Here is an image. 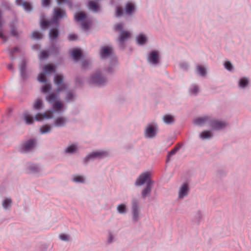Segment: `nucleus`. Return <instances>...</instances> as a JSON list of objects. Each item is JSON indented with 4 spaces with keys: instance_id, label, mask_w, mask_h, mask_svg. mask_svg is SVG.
I'll return each instance as SVG.
<instances>
[{
    "instance_id": "obj_4",
    "label": "nucleus",
    "mask_w": 251,
    "mask_h": 251,
    "mask_svg": "<svg viewBox=\"0 0 251 251\" xmlns=\"http://www.w3.org/2000/svg\"><path fill=\"white\" fill-rule=\"evenodd\" d=\"M41 170V167L36 164L28 163L26 165L25 172L28 174H37Z\"/></svg>"
},
{
    "instance_id": "obj_40",
    "label": "nucleus",
    "mask_w": 251,
    "mask_h": 251,
    "mask_svg": "<svg viewBox=\"0 0 251 251\" xmlns=\"http://www.w3.org/2000/svg\"><path fill=\"white\" fill-rule=\"evenodd\" d=\"M197 70L199 73L202 76H204L206 74V70L205 69L201 66H198L197 67Z\"/></svg>"
},
{
    "instance_id": "obj_57",
    "label": "nucleus",
    "mask_w": 251,
    "mask_h": 251,
    "mask_svg": "<svg viewBox=\"0 0 251 251\" xmlns=\"http://www.w3.org/2000/svg\"><path fill=\"white\" fill-rule=\"evenodd\" d=\"M11 33L12 35L17 36L18 35V32L16 29H15L13 27H12L11 28Z\"/></svg>"
},
{
    "instance_id": "obj_3",
    "label": "nucleus",
    "mask_w": 251,
    "mask_h": 251,
    "mask_svg": "<svg viewBox=\"0 0 251 251\" xmlns=\"http://www.w3.org/2000/svg\"><path fill=\"white\" fill-rule=\"evenodd\" d=\"M149 181H153L151 179L150 174L148 172L141 174L135 182L136 186H141L145 183H148Z\"/></svg>"
},
{
    "instance_id": "obj_48",
    "label": "nucleus",
    "mask_w": 251,
    "mask_h": 251,
    "mask_svg": "<svg viewBox=\"0 0 251 251\" xmlns=\"http://www.w3.org/2000/svg\"><path fill=\"white\" fill-rule=\"evenodd\" d=\"M224 66L228 71H231L232 69V65L229 61H226L224 64Z\"/></svg>"
},
{
    "instance_id": "obj_62",
    "label": "nucleus",
    "mask_w": 251,
    "mask_h": 251,
    "mask_svg": "<svg viewBox=\"0 0 251 251\" xmlns=\"http://www.w3.org/2000/svg\"><path fill=\"white\" fill-rule=\"evenodd\" d=\"M8 69L9 70H12L13 69V66L12 64H9L8 66Z\"/></svg>"
},
{
    "instance_id": "obj_24",
    "label": "nucleus",
    "mask_w": 251,
    "mask_h": 251,
    "mask_svg": "<svg viewBox=\"0 0 251 251\" xmlns=\"http://www.w3.org/2000/svg\"><path fill=\"white\" fill-rule=\"evenodd\" d=\"M43 105L42 100L40 99H37L33 104V108L36 110L40 109Z\"/></svg>"
},
{
    "instance_id": "obj_21",
    "label": "nucleus",
    "mask_w": 251,
    "mask_h": 251,
    "mask_svg": "<svg viewBox=\"0 0 251 251\" xmlns=\"http://www.w3.org/2000/svg\"><path fill=\"white\" fill-rule=\"evenodd\" d=\"M12 200L10 198H5L2 201V205L4 209H9L12 205Z\"/></svg>"
},
{
    "instance_id": "obj_26",
    "label": "nucleus",
    "mask_w": 251,
    "mask_h": 251,
    "mask_svg": "<svg viewBox=\"0 0 251 251\" xmlns=\"http://www.w3.org/2000/svg\"><path fill=\"white\" fill-rule=\"evenodd\" d=\"M107 154L106 151H97L92 152L88 157H100L102 156H106Z\"/></svg>"
},
{
    "instance_id": "obj_58",
    "label": "nucleus",
    "mask_w": 251,
    "mask_h": 251,
    "mask_svg": "<svg viewBox=\"0 0 251 251\" xmlns=\"http://www.w3.org/2000/svg\"><path fill=\"white\" fill-rule=\"evenodd\" d=\"M19 50V49L17 48V47H15L13 50H11L9 53L10 54V55H11V58L12 59H13V57L12 56V54L15 52H16V51H18Z\"/></svg>"
},
{
    "instance_id": "obj_43",
    "label": "nucleus",
    "mask_w": 251,
    "mask_h": 251,
    "mask_svg": "<svg viewBox=\"0 0 251 251\" xmlns=\"http://www.w3.org/2000/svg\"><path fill=\"white\" fill-rule=\"evenodd\" d=\"M51 85L50 84H47L44 85L42 88V92L43 93H46L49 92L51 89Z\"/></svg>"
},
{
    "instance_id": "obj_10",
    "label": "nucleus",
    "mask_w": 251,
    "mask_h": 251,
    "mask_svg": "<svg viewBox=\"0 0 251 251\" xmlns=\"http://www.w3.org/2000/svg\"><path fill=\"white\" fill-rule=\"evenodd\" d=\"M112 52L113 48L111 47L104 46L101 48L100 55L101 57L104 59L112 54Z\"/></svg>"
},
{
    "instance_id": "obj_45",
    "label": "nucleus",
    "mask_w": 251,
    "mask_h": 251,
    "mask_svg": "<svg viewBox=\"0 0 251 251\" xmlns=\"http://www.w3.org/2000/svg\"><path fill=\"white\" fill-rule=\"evenodd\" d=\"M59 238L62 240V241H69V240H70V236L68 235H67V234H64V233H62V234H61L60 235H59Z\"/></svg>"
},
{
    "instance_id": "obj_60",
    "label": "nucleus",
    "mask_w": 251,
    "mask_h": 251,
    "mask_svg": "<svg viewBox=\"0 0 251 251\" xmlns=\"http://www.w3.org/2000/svg\"><path fill=\"white\" fill-rule=\"evenodd\" d=\"M69 0H57L58 4H62L65 3H68Z\"/></svg>"
},
{
    "instance_id": "obj_15",
    "label": "nucleus",
    "mask_w": 251,
    "mask_h": 251,
    "mask_svg": "<svg viewBox=\"0 0 251 251\" xmlns=\"http://www.w3.org/2000/svg\"><path fill=\"white\" fill-rule=\"evenodd\" d=\"M148 61L153 64L158 63V54L157 51H152L149 55Z\"/></svg>"
},
{
    "instance_id": "obj_33",
    "label": "nucleus",
    "mask_w": 251,
    "mask_h": 251,
    "mask_svg": "<svg viewBox=\"0 0 251 251\" xmlns=\"http://www.w3.org/2000/svg\"><path fill=\"white\" fill-rule=\"evenodd\" d=\"M212 136V134L210 131H204L202 132L200 134V137L203 139L210 138Z\"/></svg>"
},
{
    "instance_id": "obj_37",
    "label": "nucleus",
    "mask_w": 251,
    "mask_h": 251,
    "mask_svg": "<svg viewBox=\"0 0 251 251\" xmlns=\"http://www.w3.org/2000/svg\"><path fill=\"white\" fill-rule=\"evenodd\" d=\"M73 180L75 182L84 183L85 179L83 176H73Z\"/></svg>"
},
{
    "instance_id": "obj_53",
    "label": "nucleus",
    "mask_w": 251,
    "mask_h": 251,
    "mask_svg": "<svg viewBox=\"0 0 251 251\" xmlns=\"http://www.w3.org/2000/svg\"><path fill=\"white\" fill-rule=\"evenodd\" d=\"M123 14V9L121 7H119L117 9L116 11V16H121Z\"/></svg>"
},
{
    "instance_id": "obj_6",
    "label": "nucleus",
    "mask_w": 251,
    "mask_h": 251,
    "mask_svg": "<svg viewBox=\"0 0 251 251\" xmlns=\"http://www.w3.org/2000/svg\"><path fill=\"white\" fill-rule=\"evenodd\" d=\"M189 187L187 182H183L179 187L178 193V199H183L187 196L189 193Z\"/></svg>"
},
{
    "instance_id": "obj_31",
    "label": "nucleus",
    "mask_w": 251,
    "mask_h": 251,
    "mask_svg": "<svg viewBox=\"0 0 251 251\" xmlns=\"http://www.w3.org/2000/svg\"><path fill=\"white\" fill-rule=\"evenodd\" d=\"M24 119L26 124H32L33 123L34 119L29 114L25 113L24 114Z\"/></svg>"
},
{
    "instance_id": "obj_29",
    "label": "nucleus",
    "mask_w": 251,
    "mask_h": 251,
    "mask_svg": "<svg viewBox=\"0 0 251 251\" xmlns=\"http://www.w3.org/2000/svg\"><path fill=\"white\" fill-rule=\"evenodd\" d=\"M117 210L120 214H124L126 213L127 208L126 204L122 203L118 205Z\"/></svg>"
},
{
    "instance_id": "obj_52",
    "label": "nucleus",
    "mask_w": 251,
    "mask_h": 251,
    "mask_svg": "<svg viewBox=\"0 0 251 251\" xmlns=\"http://www.w3.org/2000/svg\"><path fill=\"white\" fill-rule=\"evenodd\" d=\"M95 158H90V157H89V158H84L83 159V162L84 164H87V163H88L89 162L91 161H93L94 160Z\"/></svg>"
},
{
    "instance_id": "obj_11",
    "label": "nucleus",
    "mask_w": 251,
    "mask_h": 251,
    "mask_svg": "<svg viewBox=\"0 0 251 251\" xmlns=\"http://www.w3.org/2000/svg\"><path fill=\"white\" fill-rule=\"evenodd\" d=\"M91 80L93 83L99 85L104 84L106 81L105 79L102 77L100 73H97L95 75H93Z\"/></svg>"
},
{
    "instance_id": "obj_46",
    "label": "nucleus",
    "mask_w": 251,
    "mask_h": 251,
    "mask_svg": "<svg viewBox=\"0 0 251 251\" xmlns=\"http://www.w3.org/2000/svg\"><path fill=\"white\" fill-rule=\"evenodd\" d=\"M49 56V53L48 51L46 50H43L40 52V58L41 59H44L47 58Z\"/></svg>"
},
{
    "instance_id": "obj_56",
    "label": "nucleus",
    "mask_w": 251,
    "mask_h": 251,
    "mask_svg": "<svg viewBox=\"0 0 251 251\" xmlns=\"http://www.w3.org/2000/svg\"><path fill=\"white\" fill-rule=\"evenodd\" d=\"M82 27L84 29H87L89 26V24L87 22H84L81 24Z\"/></svg>"
},
{
    "instance_id": "obj_44",
    "label": "nucleus",
    "mask_w": 251,
    "mask_h": 251,
    "mask_svg": "<svg viewBox=\"0 0 251 251\" xmlns=\"http://www.w3.org/2000/svg\"><path fill=\"white\" fill-rule=\"evenodd\" d=\"M25 66H26L25 62V61H23L20 66L21 74L22 75H24V74L25 70Z\"/></svg>"
},
{
    "instance_id": "obj_20",
    "label": "nucleus",
    "mask_w": 251,
    "mask_h": 251,
    "mask_svg": "<svg viewBox=\"0 0 251 251\" xmlns=\"http://www.w3.org/2000/svg\"><path fill=\"white\" fill-rule=\"evenodd\" d=\"M72 56L75 61H78L81 56V51L80 49H74L72 51Z\"/></svg>"
},
{
    "instance_id": "obj_12",
    "label": "nucleus",
    "mask_w": 251,
    "mask_h": 251,
    "mask_svg": "<svg viewBox=\"0 0 251 251\" xmlns=\"http://www.w3.org/2000/svg\"><path fill=\"white\" fill-rule=\"evenodd\" d=\"M53 117V112L52 111H48L44 114L38 113L36 115L35 119L36 121H41L43 119H51Z\"/></svg>"
},
{
    "instance_id": "obj_5",
    "label": "nucleus",
    "mask_w": 251,
    "mask_h": 251,
    "mask_svg": "<svg viewBox=\"0 0 251 251\" xmlns=\"http://www.w3.org/2000/svg\"><path fill=\"white\" fill-rule=\"evenodd\" d=\"M63 76L61 75H57L54 78V82L55 85L57 86V92L60 93L61 91L66 88V85L63 83Z\"/></svg>"
},
{
    "instance_id": "obj_54",
    "label": "nucleus",
    "mask_w": 251,
    "mask_h": 251,
    "mask_svg": "<svg viewBox=\"0 0 251 251\" xmlns=\"http://www.w3.org/2000/svg\"><path fill=\"white\" fill-rule=\"evenodd\" d=\"M76 39H77V36L75 34H71L68 36V39L70 41H74V40H76Z\"/></svg>"
},
{
    "instance_id": "obj_41",
    "label": "nucleus",
    "mask_w": 251,
    "mask_h": 251,
    "mask_svg": "<svg viewBox=\"0 0 251 251\" xmlns=\"http://www.w3.org/2000/svg\"><path fill=\"white\" fill-rule=\"evenodd\" d=\"M32 37L33 38L39 39L42 38V35L39 31H34L32 33Z\"/></svg>"
},
{
    "instance_id": "obj_28",
    "label": "nucleus",
    "mask_w": 251,
    "mask_h": 251,
    "mask_svg": "<svg viewBox=\"0 0 251 251\" xmlns=\"http://www.w3.org/2000/svg\"><path fill=\"white\" fill-rule=\"evenodd\" d=\"M43 71L46 74H50L54 72V67L51 64H47L45 65L43 68Z\"/></svg>"
},
{
    "instance_id": "obj_64",
    "label": "nucleus",
    "mask_w": 251,
    "mask_h": 251,
    "mask_svg": "<svg viewBox=\"0 0 251 251\" xmlns=\"http://www.w3.org/2000/svg\"><path fill=\"white\" fill-rule=\"evenodd\" d=\"M84 65H85V62H83V66H84Z\"/></svg>"
},
{
    "instance_id": "obj_61",
    "label": "nucleus",
    "mask_w": 251,
    "mask_h": 251,
    "mask_svg": "<svg viewBox=\"0 0 251 251\" xmlns=\"http://www.w3.org/2000/svg\"><path fill=\"white\" fill-rule=\"evenodd\" d=\"M112 242H113V236L111 233H110L108 242V243L110 244Z\"/></svg>"
},
{
    "instance_id": "obj_14",
    "label": "nucleus",
    "mask_w": 251,
    "mask_h": 251,
    "mask_svg": "<svg viewBox=\"0 0 251 251\" xmlns=\"http://www.w3.org/2000/svg\"><path fill=\"white\" fill-rule=\"evenodd\" d=\"M156 134L155 127L152 125H149L147 126L145 131V135L147 137L152 138Z\"/></svg>"
},
{
    "instance_id": "obj_59",
    "label": "nucleus",
    "mask_w": 251,
    "mask_h": 251,
    "mask_svg": "<svg viewBox=\"0 0 251 251\" xmlns=\"http://www.w3.org/2000/svg\"><path fill=\"white\" fill-rule=\"evenodd\" d=\"M74 96H73V94L69 92L67 94V100H72Z\"/></svg>"
},
{
    "instance_id": "obj_13",
    "label": "nucleus",
    "mask_w": 251,
    "mask_h": 251,
    "mask_svg": "<svg viewBox=\"0 0 251 251\" xmlns=\"http://www.w3.org/2000/svg\"><path fill=\"white\" fill-rule=\"evenodd\" d=\"M35 143L36 140L35 139H30L23 144L22 149L24 151H29L34 148Z\"/></svg>"
},
{
    "instance_id": "obj_42",
    "label": "nucleus",
    "mask_w": 251,
    "mask_h": 251,
    "mask_svg": "<svg viewBox=\"0 0 251 251\" xmlns=\"http://www.w3.org/2000/svg\"><path fill=\"white\" fill-rule=\"evenodd\" d=\"M38 80L41 82H45L46 81V76L44 73H41L39 75Z\"/></svg>"
},
{
    "instance_id": "obj_9",
    "label": "nucleus",
    "mask_w": 251,
    "mask_h": 251,
    "mask_svg": "<svg viewBox=\"0 0 251 251\" xmlns=\"http://www.w3.org/2000/svg\"><path fill=\"white\" fill-rule=\"evenodd\" d=\"M210 126L213 129H222L226 126V123L217 120H213L210 122Z\"/></svg>"
},
{
    "instance_id": "obj_30",
    "label": "nucleus",
    "mask_w": 251,
    "mask_h": 251,
    "mask_svg": "<svg viewBox=\"0 0 251 251\" xmlns=\"http://www.w3.org/2000/svg\"><path fill=\"white\" fill-rule=\"evenodd\" d=\"M49 34H50V37L51 39H54L56 38L59 35L58 29L57 28L51 29Z\"/></svg>"
},
{
    "instance_id": "obj_36",
    "label": "nucleus",
    "mask_w": 251,
    "mask_h": 251,
    "mask_svg": "<svg viewBox=\"0 0 251 251\" xmlns=\"http://www.w3.org/2000/svg\"><path fill=\"white\" fill-rule=\"evenodd\" d=\"M77 149V148L75 145H72L66 148L65 151L67 153H73L75 152Z\"/></svg>"
},
{
    "instance_id": "obj_18",
    "label": "nucleus",
    "mask_w": 251,
    "mask_h": 251,
    "mask_svg": "<svg viewBox=\"0 0 251 251\" xmlns=\"http://www.w3.org/2000/svg\"><path fill=\"white\" fill-rule=\"evenodd\" d=\"M64 107V104L61 101H57L52 105V108L54 111L61 113Z\"/></svg>"
},
{
    "instance_id": "obj_49",
    "label": "nucleus",
    "mask_w": 251,
    "mask_h": 251,
    "mask_svg": "<svg viewBox=\"0 0 251 251\" xmlns=\"http://www.w3.org/2000/svg\"><path fill=\"white\" fill-rule=\"evenodd\" d=\"M50 3V0H42V5L43 7L49 6Z\"/></svg>"
},
{
    "instance_id": "obj_51",
    "label": "nucleus",
    "mask_w": 251,
    "mask_h": 251,
    "mask_svg": "<svg viewBox=\"0 0 251 251\" xmlns=\"http://www.w3.org/2000/svg\"><path fill=\"white\" fill-rule=\"evenodd\" d=\"M226 175V173L223 170H219L217 172V176L219 177L224 176Z\"/></svg>"
},
{
    "instance_id": "obj_38",
    "label": "nucleus",
    "mask_w": 251,
    "mask_h": 251,
    "mask_svg": "<svg viewBox=\"0 0 251 251\" xmlns=\"http://www.w3.org/2000/svg\"><path fill=\"white\" fill-rule=\"evenodd\" d=\"M57 98L58 97L56 94L52 93L47 98V100L50 103H52L55 101L57 99Z\"/></svg>"
},
{
    "instance_id": "obj_22",
    "label": "nucleus",
    "mask_w": 251,
    "mask_h": 251,
    "mask_svg": "<svg viewBox=\"0 0 251 251\" xmlns=\"http://www.w3.org/2000/svg\"><path fill=\"white\" fill-rule=\"evenodd\" d=\"M209 120V118L208 117L205 116L204 117H200L197 119H196L194 122V124L198 125L201 126L203 124H204L206 122L208 121Z\"/></svg>"
},
{
    "instance_id": "obj_25",
    "label": "nucleus",
    "mask_w": 251,
    "mask_h": 251,
    "mask_svg": "<svg viewBox=\"0 0 251 251\" xmlns=\"http://www.w3.org/2000/svg\"><path fill=\"white\" fill-rule=\"evenodd\" d=\"M88 7L90 10H93L95 12L98 11L99 9V5L97 3L94 2L93 1H90L89 2Z\"/></svg>"
},
{
    "instance_id": "obj_1",
    "label": "nucleus",
    "mask_w": 251,
    "mask_h": 251,
    "mask_svg": "<svg viewBox=\"0 0 251 251\" xmlns=\"http://www.w3.org/2000/svg\"><path fill=\"white\" fill-rule=\"evenodd\" d=\"M65 16L66 13L64 10L59 8H55L54 9L52 19L50 21H46L42 19L41 21V27L42 28L54 25L58 27V20L63 18Z\"/></svg>"
},
{
    "instance_id": "obj_19",
    "label": "nucleus",
    "mask_w": 251,
    "mask_h": 251,
    "mask_svg": "<svg viewBox=\"0 0 251 251\" xmlns=\"http://www.w3.org/2000/svg\"><path fill=\"white\" fill-rule=\"evenodd\" d=\"M135 8L133 3L128 2L125 6V12L126 14L130 15L135 11Z\"/></svg>"
},
{
    "instance_id": "obj_35",
    "label": "nucleus",
    "mask_w": 251,
    "mask_h": 251,
    "mask_svg": "<svg viewBox=\"0 0 251 251\" xmlns=\"http://www.w3.org/2000/svg\"><path fill=\"white\" fill-rule=\"evenodd\" d=\"M249 83V80L246 77H243L240 79L239 81V86L242 88L246 87Z\"/></svg>"
},
{
    "instance_id": "obj_17",
    "label": "nucleus",
    "mask_w": 251,
    "mask_h": 251,
    "mask_svg": "<svg viewBox=\"0 0 251 251\" xmlns=\"http://www.w3.org/2000/svg\"><path fill=\"white\" fill-rule=\"evenodd\" d=\"M16 2L18 5H23L24 9L27 11H30L32 9L30 3L28 2H23L22 0H16Z\"/></svg>"
},
{
    "instance_id": "obj_34",
    "label": "nucleus",
    "mask_w": 251,
    "mask_h": 251,
    "mask_svg": "<svg viewBox=\"0 0 251 251\" xmlns=\"http://www.w3.org/2000/svg\"><path fill=\"white\" fill-rule=\"evenodd\" d=\"M51 130V127L50 126L46 125L40 128V131L42 134L47 133Z\"/></svg>"
},
{
    "instance_id": "obj_55",
    "label": "nucleus",
    "mask_w": 251,
    "mask_h": 251,
    "mask_svg": "<svg viewBox=\"0 0 251 251\" xmlns=\"http://www.w3.org/2000/svg\"><path fill=\"white\" fill-rule=\"evenodd\" d=\"M191 91L192 94H196L199 91L198 87L196 85L194 86Z\"/></svg>"
},
{
    "instance_id": "obj_47",
    "label": "nucleus",
    "mask_w": 251,
    "mask_h": 251,
    "mask_svg": "<svg viewBox=\"0 0 251 251\" xmlns=\"http://www.w3.org/2000/svg\"><path fill=\"white\" fill-rule=\"evenodd\" d=\"M201 218V214L200 211L196 212L195 215V220L199 224Z\"/></svg>"
},
{
    "instance_id": "obj_2",
    "label": "nucleus",
    "mask_w": 251,
    "mask_h": 251,
    "mask_svg": "<svg viewBox=\"0 0 251 251\" xmlns=\"http://www.w3.org/2000/svg\"><path fill=\"white\" fill-rule=\"evenodd\" d=\"M139 201L136 199H133L131 201V210L132 214V221L136 223L139 218Z\"/></svg>"
},
{
    "instance_id": "obj_63",
    "label": "nucleus",
    "mask_w": 251,
    "mask_h": 251,
    "mask_svg": "<svg viewBox=\"0 0 251 251\" xmlns=\"http://www.w3.org/2000/svg\"><path fill=\"white\" fill-rule=\"evenodd\" d=\"M170 159H171V158H169V157L167 158V159L166 160V163H168L170 161Z\"/></svg>"
},
{
    "instance_id": "obj_27",
    "label": "nucleus",
    "mask_w": 251,
    "mask_h": 251,
    "mask_svg": "<svg viewBox=\"0 0 251 251\" xmlns=\"http://www.w3.org/2000/svg\"><path fill=\"white\" fill-rule=\"evenodd\" d=\"M136 40L139 44L143 45L147 41V38L145 35L143 34H140L136 37Z\"/></svg>"
},
{
    "instance_id": "obj_8",
    "label": "nucleus",
    "mask_w": 251,
    "mask_h": 251,
    "mask_svg": "<svg viewBox=\"0 0 251 251\" xmlns=\"http://www.w3.org/2000/svg\"><path fill=\"white\" fill-rule=\"evenodd\" d=\"M154 184V181H149L146 187L142 190L141 195L144 199L150 196Z\"/></svg>"
},
{
    "instance_id": "obj_16",
    "label": "nucleus",
    "mask_w": 251,
    "mask_h": 251,
    "mask_svg": "<svg viewBox=\"0 0 251 251\" xmlns=\"http://www.w3.org/2000/svg\"><path fill=\"white\" fill-rule=\"evenodd\" d=\"M67 122V119L63 117H60L55 119L54 125L55 126L60 127L64 126Z\"/></svg>"
},
{
    "instance_id": "obj_39",
    "label": "nucleus",
    "mask_w": 251,
    "mask_h": 251,
    "mask_svg": "<svg viewBox=\"0 0 251 251\" xmlns=\"http://www.w3.org/2000/svg\"><path fill=\"white\" fill-rule=\"evenodd\" d=\"M181 148V146L178 145L176 147L174 148L172 150H171L170 151L168 152V155L167 157H171L172 155H174L176 154V151H177L180 148Z\"/></svg>"
},
{
    "instance_id": "obj_23",
    "label": "nucleus",
    "mask_w": 251,
    "mask_h": 251,
    "mask_svg": "<svg viewBox=\"0 0 251 251\" xmlns=\"http://www.w3.org/2000/svg\"><path fill=\"white\" fill-rule=\"evenodd\" d=\"M86 17V14L85 13L82 12L76 13L75 15V20L78 22L82 21L85 19Z\"/></svg>"
},
{
    "instance_id": "obj_50",
    "label": "nucleus",
    "mask_w": 251,
    "mask_h": 251,
    "mask_svg": "<svg viewBox=\"0 0 251 251\" xmlns=\"http://www.w3.org/2000/svg\"><path fill=\"white\" fill-rule=\"evenodd\" d=\"M123 25L122 24H118L115 26V31H119L120 32L122 31V29H123Z\"/></svg>"
},
{
    "instance_id": "obj_7",
    "label": "nucleus",
    "mask_w": 251,
    "mask_h": 251,
    "mask_svg": "<svg viewBox=\"0 0 251 251\" xmlns=\"http://www.w3.org/2000/svg\"><path fill=\"white\" fill-rule=\"evenodd\" d=\"M130 36V33L127 31H122L120 32L119 36L118 38V41L119 43V46L122 48H124V44L126 40H127Z\"/></svg>"
},
{
    "instance_id": "obj_32",
    "label": "nucleus",
    "mask_w": 251,
    "mask_h": 251,
    "mask_svg": "<svg viewBox=\"0 0 251 251\" xmlns=\"http://www.w3.org/2000/svg\"><path fill=\"white\" fill-rule=\"evenodd\" d=\"M164 122L168 124H172L174 122L173 116L170 115H166L163 117Z\"/></svg>"
}]
</instances>
